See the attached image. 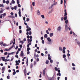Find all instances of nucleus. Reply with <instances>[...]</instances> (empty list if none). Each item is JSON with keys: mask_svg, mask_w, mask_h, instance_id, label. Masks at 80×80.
I'll use <instances>...</instances> for the list:
<instances>
[{"mask_svg": "<svg viewBox=\"0 0 80 80\" xmlns=\"http://www.w3.org/2000/svg\"><path fill=\"white\" fill-rule=\"evenodd\" d=\"M28 44L27 45V47H30V45H32V39H28L27 40Z\"/></svg>", "mask_w": 80, "mask_h": 80, "instance_id": "nucleus-1", "label": "nucleus"}, {"mask_svg": "<svg viewBox=\"0 0 80 80\" xmlns=\"http://www.w3.org/2000/svg\"><path fill=\"white\" fill-rule=\"evenodd\" d=\"M65 22L66 23L65 26V29L66 31H67V30H68V20H66Z\"/></svg>", "mask_w": 80, "mask_h": 80, "instance_id": "nucleus-2", "label": "nucleus"}, {"mask_svg": "<svg viewBox=\"0 0 80 80\" xmlns=\"http://www.w3.org/2000/svg\"><path fill=\"white\" fill-rule=\"evenodd\" d=\"M57 31L58 32H61L62 31V27L61 26L58 27L57 28Z\"/></svg>", "mask_w": 80, "mask_h": 80, "instance_id": "nucleus-3", "label": "nucleus"}, {"mask_svg": "<svg viewBox=\"0 0 80 80\" xmlns=\"http://www.w3.org/2000/svg\"><path fill=\"white\" fill-rule=\"evenodd\" d=\"M45 70H46V68H44L43 71V76H45Z\"/></svg>", "mask_w": 80, "mask_h": 80, "instance_id": "nucleus-4", "label": "nucleus"}, {"mask_svg": "<svg viewBox=\"0 0 80 80\" xmlns=\"http://www.w3.org/2000/svg\"><path fill=\"white\" fill-rule=\"evenodd\" d=\"M19 12H18V14L19 15V16L20 17H21V10L20 9H18Z\"/></svg>", "mask_w": 80, "mask_h": 80, "instance_id": "nucleus-5", "label": "nucleus"}, {"mask_svg": "<svg viewBox=\"0 0 80 80\" xmlns=\"http://www.w3.org/2000/svg\"><path fill=\"white\" fill-rule=\"evenodd\" d=\"M37 14L38 15H40L41 14V13H40V10H38L37 11Z\"/></svg>", "mask_w": 80, "mask_h": 80, "instance_id": "nucleus-6", "label": "nucleus"}, {"mask_svg": "<svg viewBox=\"0 0 80 80\" xmlns=\"http://www.w3.org/2000/svg\"><path fill=\"white\" fill-rule=\"evenodd\" d=\"M53 12V9H51V10L48 13L49 14H50V13H52Z\"/></svg>", "mask_w": 80, "mask_h": 80, "instance_id": "nucleus-7", "label": "nucleus"}, {"mask_svg": "<svg viewBox=\"0 0 80 80\" xmlns=\"http://www.w3.org/2000/svg\"><path fill=\"white\" fill-rule=\"evenodd\" d=\"M63 19H64V20H67V16H64Z\"/></svg>", "mask_w": 80, "mask_h": 80, "instance_id": "nucleus-8", "label": "nucleus"}, {"mask_svg": "<svg viewBox=\"0 0 80 80\" xmlns=\"http://www.w3.org/2000/svg\"><path fill=\"white\" fill-rule=\"evenodd\" d=\"M59 51H62L63 50V49L61 47H59Z\"/></svg>", "mask_w": 80, "mask_h": 80, "instance_id": "nucleus-9", "label": "nucleus"}, {"mask_svg": "<svg viewBox=\"0 0 80 80\" xmlns=\"http://www.w3.org/2000/svg\"><path fill=\"white\" fill-rule=\"evenodd\" d=\"M8 17H9V18H15V17L14 16H9Z\"/></svg>", "mask_w": 80, "mask_h": 80, "instance_id": "nucleus-10", "label": "nucleus"}, {"mask_svg": "<svg viewBox=\"0 0 80 80\" xmlns=\"http://www.w3.org/2000/svg\"><path fill=\"white\" fill-rule=\"evenodd\" d=\"M31 30V28H28L27 29L26 31L28 32V31H30Z\"/></svg>", "mask_w": 80, "mask_h": 80, "instance_id": "nucleus-11", "label": "nucleus"}, {"mask_svg": "<svg viewBox=\"0 0 80 80\" xmlns=\"http://www.w3.org/2000/svg\"><path fill=\"white\" fill-rule=\"evenodd\" d=\"M49 36L50 37H53V33H50L49 34Z\"/></svg>", "mask_w": 80, "mask_h": 80, "instance_id": "nucleus-12", "label": "nucleus"}, {"mask_svg": "<svg viewBox=\"0 0 80 80\" xmlns=\"http://www.w3.org/2000/svg\"><path fill=\"white\" fill-rule=\"evenodd\" d=\"M47 40H48V42H51V39H50V38H47Z\"/></svg>", "mask_w": 80, "mask_h": 80, "instance_id": "nucleus-13", "label": "nucleus"}, {"mask_svg": "<svg viewBox=\"0 0 80 80\" xmlns=\"http://www.w3.org/2000/svg\"><path fill=\"white\" fill-rule=\"evenodd\" d=\"M53 4H52L51 6L49 7V9H51L52 8V7H53Z\"/></svg>", "mask_w": 80, "mask_h": 80, "instance_id": "nucleus-14", "label": "nucleus"}, {"mask_svg": "<svg viewBox=\"0 0 80 80\" xmlns=\"http://www.w3.org/2000/svg\"><path fill=\"white\" fill-rule=\"evenodd\" d=\"M5 70V67L4 66L2 67V71H4Z\"/></svg>", "mask_w": 80, "mask_h": 80, "instance_id": "nucleus-15", "label": "nucleus"}, {"mask_svg": "<svg viewBox=\"0 0 80 80\" xmlns=\"http://www.w3.org/2000/svg\"><path fill=\"white\" fill-rule=\"evenodd\" d=\"M21 56H22V57H23V51H22L21 52Z\"/></svg>", "mask_w": 80, "mask_h": 80, "instance_id": "nucleus-16", "label": "nucleus"}, {"mask_svg": "<svg viewBox=\"0 0 80 80\" xmlns=\"http://www.w3.org/2000/svg\"><path fill=\"white\" fill-rule=\"evenodd\" d=\"M19 43H21V45H23V43L24 42H23V41H20L19 42Z\"/></svg>", "mask_w": 80, "mask_h": 80, "instance_id": "nucleus-17", "label": "nucleus"}, {"mask_svg": "<svg viewBox=\"0 0 80 80\" xmlns=\"http://www.w3.org/2000/svg\"><path fill=\"white\" fill-rule=\"evenodd\" d=\"M24 74H25V75H27V70L26 69H25L24 70Z\"/></svg>", "mask_w": 80, "mask_h": 80, "instance_id": "nucleus-18", "label": "nucleus"}, {"mask_svg": "<svg viewBox=\"0 0 80 80\" xmlns=\"http://www.w3.org/2000/svg\"><path fill=\"white\" fill-rule=\"evenodd\" d=\"M0 7H2V8H3V7H4V5H3V4H0Z\"/></svg>", "mask_w": 80, "mask_h": 80, "instance_id": "nucleus-19", "label": "nucleus"}, {"mask_svg": "<svg viewBox=\"0 0 80 80\" xmlns=\"http://www.w3.org/2000/svg\"><path fill=\"white\" fill-rule=\"evenodd\" d=\"M28 58H27V61H26V64L27 65V66H28Z\"/></svg>", "mask_w": 80, "mask_h": 80, "instance_id": "nucleus-20", "label": "nucleus"}, {"mask_svg": "<svg viewBox=\"0 0 80 80\" xmlns=\"http://www.w3.org/2000/svg\"><path fill=\"white\" fill-rule=\"evenodd\" d=\"M13 4H14V3H15V2L14 0H12V2H11Z\"/></svg>", "mask_w": 80, "mask_h": 80, "instance_id": "nucleus-21", "label": "nucleus"}, {"mask_svg": "<svg viewBox=\"0 0 80 80\" xmlns=\"http://www.w3.org/2000/svg\"><path fill=\"white\" fill-rule=\"evenodd\" d=\"M1 58H2V59L3 61H5V57H2Z\"/></svg>", "mask_w": 80, "mask_h": 80, "instance_id": "nucleus-22", "label": "nucleus"}, {"mask_svg": "<svg viewBox=\"0 0 80 80\" xmlns=\"http://www.w3.org/2000/svg\"><path fill=\"white\" fill-rule=\"evenodd\" d=\"M44 38H47L48 35L47 34H45L44 36Z\"/></svg>", "mask_w": 80, "mask_h": 80, "instance_id": "nucleus-23", "label": "nucleus"}, {"mask_svg": "<svg viewBox=\"0 0 80 80\" xmlns=\"http://www.w3.org/2000/svg\"><path fill=\"white\" fill-rule=\"evenodd\" d=\"M57 75H58V76H61V73H60V72H59L58 73Z\"/></svg>", "mask_w": 80, "mask_h": 80, "instance_id": "nucleus-24", "label": "nucleus"}, {"mask_svg": "<svg viewBox=\"0 0 80 80\" xmlns=\"http://www.w3.org/2000/svg\"><path fill=\"white\" fill-rule=\"evenodd\" d=\"M77 44H78V45L80 47V42H79V41H77Z\"/></svg>", "mask_w": 80, "mask_h": 80, "instance_id": "nucleus-25", "label": "nucleus"}, {"mask_svg": "<svg viewBox=\"0 0 80 80\" xmlns=\"http://www.w3.org/2000/svg\"><path fill=\"white\" fill-rule=\"evenodd\" d=\"M49 61H48V60H47L46 62V64H48V63Z\"/></svg>", "mask_w": 80, "mask_h": 80, "instance_id": "nucleus-26", "label": "nucleus"}, {"mask_svg": "<svg viewBox=\"0 0 80 80\" xmlns=\"http://www.w3.org/2000/svg\"><path fill=\"white\" fill-rule=\"evenodd\" d=\"M7 78L8 79H10V76L9 75L7 77Z\"/></svg>", "mask_w": 80, "mask_h": 80, "instance_id": "nucleus-27", "label": "nucleus"}, {"mask_svg": "<svg viewBox=\"0 0 80 80\" xmlns=\"http://www.w3.org/2000/svg\"><path fill=\"white\" fill-rule=\"evenodd\" d=\"M41 17L42 18H45V16H44V15H41Z\"/></svg>", "mask_w": 80, "mask_h": 80, "instance_id": "nucleus-28", "label": "nucleus"}, {"mask_svg": "<svg viewBox=\"0 0 80 80\" xmlns=\"http://www.w3.org/2000/svg\"><path fill=\"white\" fill-rule=\"evenodd\" d=\"M17 6H15L14 7V9L15 10H17Z\"/></svg>", "mask_w": 80, "mask_h": 80, "instance_id": "nucleus-29", "label": "nucleus"}, {"mask_svg": "<svg viewBox=\"0 0 80 80\" xmlns=\"http://www.w3.org/2000/svg\"><path fill=\"white\" fill-rule=\"evenodd\" d=\"M2 15H3V17H5L6 16V13H4L3 14H2Z\"/></svg>", "mask_w": 80, "mask_h": 80, "instance_id": "nucleus-30", "label": "nucleus"}, {"mask_svg": "<svg viewBox=\"0 0 80 80\" xmlns=\"http://www.w3.org/2000/svg\"><path fill=\"white\" fill-rule=\"evenodd\" d=\"M27 51H29V50H30V48L29 47H28L27 48Z\"/></svg>", "mask_w": 80, "mask_h": 80, "instance_id": "nucleus-31", "label": "nucleus"}, {"mask_svg": "<svg viewBox=\"0 0 80 80\" xmlns=\"http://www.w3.org/2000/svg\"><path fill=\"white\" fill-rule=\"evenodd\" d=\"M63 57L64 58H65L66 57V55L65 54H63Z\"/></svg>", "mask_w": 80, "mask_h": 80, "instance_id": "nucleus-32", "label": "nucleus"}, {"mask_svg": "<svg viewBox=\"0 0 80 80\" xmlns=\"http://www.w3.org/2000/svg\"><path fill=\"white\" fill-rule=\"evenodd\" d=\"M42 44H44L45 43V41L43 40H42Z\"/></svg>", "mask_w": 80, "mask_h": 80, "instance_id": "nucleus-33", "label": "nucleus"}, {"mask_svg": "<svg viewBox=\"0 0 80 80\" xmlns=\"http://www.w3.org/2000/svg\"><path fill=\"white\" fill-rule=\"evenodd\" d=\"M19 3H20V0H17V4H19Z\"/></svg>", "mask_w": 80, "mask_h": 80, "instance_id": "nucleus-34", "label": "nucleus"}, {"mask_svg": "<svg viewBox=\"0 0 80 80\" xmlns=\"http://www.w3.org/2000/svg\"><path fill=\"white\" fill-rule=\"evenodd\" d=\"M54 69L56 71H57L58 70V68L57 67H55Z\"/></svg>", "mask_w": 80, "mask_h": 80, "instance_id": "nucleus-35", "label": "nucleus"}, {"mask_svg": "<svg viewBox=\"0 0 80 80\" xmlns=\"http://www.w3.org/2000/svg\"><path fill=\"white\" fill-rule=\"evenodd\" d=\"M67 12H65L64 16H67Z\"/></svg>", "mask_w": 80, "mask_h": 80, "instance_id": "nucleus-36", "label": "nucleus"}, {"mask_svg": "<svg viewBox=\"0 0 80 80\" xmlns=\"http://www.w3.org/2000/svg\"><path fill=\"white\" fill-rule=\"evenodd\" d=\"M46 33L48 34H49V32H48V30H46Z\"/></svg>", "mask_w": 80, "mask_h": 80, "instance_id": "nucleus-37", "label": "nucleus"}, {"mask_svg": "<svg viewBox=\"0 0 80 80\" xmlns=\"http://www.w3.org/2000/svg\"><path fill=\"white\" fill-rule=\"evenodd\" d=\"M6 3L7 4V5L8 4V3H9V1L8 0L6 1Z\"/></svg>", "mask_w": 80, "mask_h": 80, "instance_id": "nucleus-38", "label": "nucleus"}, {"mask_svg": "<svg viewBox=\"0 0 80 80\" xmlns=\"http://www.w3.org/2000/svg\"><path fill=\"white\" fill-rule=\"evenodd\" d=\"M67 3V0H64V5H65V4Z\"/></svg>", "mask_w": 80, "mask_h": 80, "instance_id": "nucleus-39", "label": "nucleus"}, {"mask_svg": "<svg viewBox=\"0 0 80 80\" xmlns=\"http://www.w3.org/2000/svg\"><path fill=\"white\" fill-rule=\"evenodd\" d=\"M57 4V2H55L53 4V5H56Z\"/></svg>", "mask_w": 80, "mask_h": 80, "instance_id": "nucleus-40", "label": "nucleus"}, {"mask_svg": "<svg viewBox=\"0 0 80 80\" xmlns=\"http://www.w3.org/2000/svg\"><path fill=\"white\" fill-rule=\"evenodd\" d=\"M33 68V64H31V68Z\"/></svg>", "mask_w": 80, "mask_h": 80, "instance_id": "nucleus-41", "label": "nucleus"}, {"mask_svg": "<svg viewBox=\"0 0 80 80\" xmlns=\"http://www.w3.org/2000/svg\"><path fill=\"white\" fill-rule=\"evenodd\" d=\"M29 35H32V32H31V31H30L29 32Z\"/></svg>", "mask_w": 80, "mask_h": 80, "instance_id": "nucleus-42", "label": "nucleus"}, {"mask_svg": "<svg viewBox=\"0 0 80 80\" xmlns=\"http://www.w3.org/2000/svg\"><path fill=\"white\" fill-rule=\"evenodd\" d=\"M32 4L33 6H35V2H32Z\"/></svg>", "mask_w": 80, "mask_h": 80, "instance_id": "nucleus-43", "label": "nucleus"}, {"mask_svg": "<svg viewBox=\"0 0 80 80\" xmlns=\"http://www.w3.org/2000/svg\"><path fill=\"white\" fill-rule=\"evenodd\" d=\"M6 3V1H5V0H3V3Z\"/></svg>", "mask_w": 80, "mask_h": 80, "instance_id": "nucleus-44", "label": "nucleus"}, {"mask_svg": "<svg viewBox=\"0 0 80 80\" xmlns=\"http://www.w3.org/2000/svg\"><path fill=\"white\" fill-rule=\"evenodd\" d=\"M18 4V7H21V5L20 4Z\"/></svg>", "mask_w": 80, "mask_h": 80, "instance_id": "nucleus-45", "label": "nucleus"}, {"mask_svg": "<svg viewBox=\"0 0 80 80\" xmlns=\"http://www.w3.org/2000/svg\"><path fill=\"white\" fill-rule=\"evenodd\" d=\"M3 45L4 47H6V46H7V44H6L4 43Z\"/></svg>", "mask_w": 80, "mask_h": 80, "instance_id": "nucleus-46", "label": "nucleus"}, {"mask_svg": "<svg viewBox=\"0 0 80 80\" xmlns=\"http://www.w3.org/2000/svg\"><path fill=\"white\" fill-rule=\"evenodd\" d=\"M14 53H15V52H11V53H10V54H11V55H13V54H14Z\"/></svg>", "mask_w": 80, "mask_h": 80, "instance_id": "nucleus-47", "label": "nucleus"}, {"mask_svg": "<svg viewBox=\"0 0 80 80\" xmlns=\"http://www.w3.org/2000/svg\"><path fill=\"white\" fill-rule=\"evenodd\" d=\"M62 53H65V50H63L62 51Z\"/></svg>", "mask_w": 80, "mask_h": 80, "instance_id": "nucleus-48", "label": "nucleus"}, {"mask_svg": "<svg viewBox=\"0 0 80 80\" xmlns=\"http://www.w3.org/2000/svg\"><path fill=\"white\" fill-rule=\"evenodd\" d=\"M63 3V0H61V4H62Z\"/></svg>", "mask_w": 80, "mask_h": 80, "instance_id": "nucleus-49", "label": "nucleus"}, {"mask_svg": "<svg viewBox=\"0 0 80 80\" xmlns=\"http://www.w3.org/2000/svg\"><path fill=\"white\" fill-rule=\"evenodd\" d=\"M13 75H15L16 74V72H13Z\"/></svg>", "mask_w": 80, "mask_h": 80, "instance_id": "nucleus-50", "label": "nucleus"}, {"mask_svg": "<svg viewBox=\"0 0 80 80\" xmlns=\"http://www.w3.org/2000/svg\"><path fill=\"white\" fill-rule=\"evenodd\" d=\"M72 65L73 66V67H75V64H74L73 63L72 64Z\"/></svg>", "mask_w": 80, "mask_h": 80, "instance_id": "nucleus-51", "label": "nucleus"}, {"mask_svg": "<svg viewBox=\"0 0 80 80\" xmlns=\"http://www.w3.org/2000/svg\"><path fill=\"white\" fill-rule=\"evenodd\" d=\"M13 47H14V45H12L11 48H10V49H12V48H13Z\"/></svg>", "mask_w": 80, "mask_h": 80, "instance_id": "nucleus-52", "label": "nucleus"}, {"mask_svg": "<svg viewBox=\"0 0 80 80\" xmlns=\"http://www.w3.org/2000/svg\"><path fill=\"white\" fill-rule=\"evenodd\" d=\"M15 57H16L17 58H18V55H16Z\"/></svg>", "mask_w": 80, "mask_h": 80, "instance_id": "nucleus-53", "label": "nucleus"}, {"mask_svg": "<svg viewBox=\"0 0 80 80\" xmlns=\"http://www.w3.org/2000/svg\"><path fill=\"white\" fill-rule=\"evenodd\" d=\"M70 54L69 53H68L67 54L68 57H70Z\"/></svg>", "mask_w": 80, "mask_h": 80, "instance_id": "nucleus-54", "label": "nucleus"}, {"mask_svg": "<svg viewBox=\"0 0 80 80\" xmlns=\"http://www.w3.org/2000/svg\"><path fill=\"white\" fill-rule=\"evenodd\" d=\"M2 17H3V16L1 14L0 16V18H2Z\"/></svg>", "mask_w": 80, "mask_h": 80, "instance_id": "nucleus-55", "label": "nucleus"}, {"mask_svg": "<svg viewBox=\"0 0 80 80\" xmlns=\"http://www.w3.org/2000/svg\"><path fill=\"white\" fill-rule=\"evenodd\" d=\"M29 18H27L26 20L27 22H28V21H29Z\"/></svg>", "mask_w": 80, "mask_h": 80, "instance_id": "nucleus-56", "label": "nucleus"}, {"mask_svg": "<svg viewBox=\"0 0 80 80\" xmlns=\"http://www.w3.org/2000/svg\"><path fill=\"white\" fill-rule=\"evenodd\" d=\"M5 50H6V51H10V49L9 48L8 49H5Z\"/></svg>", "mask_w": 80, "mask_h": 80, "instance_id": "nucleus-57", "label": "nucleus"}, {"mask_svg": "<svg viewBox=\"0 0 80 80\" xmlns=\"http://www.w3.org/2000/svg\"><path fill=\"white\" fill-rule=\"evenodd\" d=\"M19 65V63H17L15 64L16 66H17V65Z\"/></svg>", "mask_w": 80, "mask_h": 80, "instance_id": "nucleus-58", "label": "nucleus"}, {"mask_svg": "<svg viewBox=\"0 0 80 80\" xmlns=\"http://www.w3.org/2000/svg\"><path fill=\"white\" fill-rule=\"evenodd\" d=\"M19 29H22V26H20L19 27Z\"/></svg>", "mask_w": 80, "mask_h": 80, "instance_id": "nucleus-59", "label": "nucleus"}, {"mask_svg": "<svg viewBox=\"0 0 80 80\" xmlns=\"http://www.w3.org/2000/svg\"><path fill=\"white\" fill-rule=\"evenodd\" d=\"M45 23L47 24V25H48V22L47 21H45Z\"/></svg>", "mask_w": 80, "mask_h": 80, "instance_id": "nucleus-60", "label": "nucleus"}, {"mask_svg": "<svg viewBox=\"0 0 80 80\" xmlns=\"http://www.w3.org/2000/svg\"><path fill=\"white\" fill-rule=\"evenodd\" d=\"M7 53H8V52H6L4 53V55H7Z\"/></svg>", "mask_w": 80, "mask_h": 80, "instance_id": "nucleus-61", "label": "nucleus"}, {"mask_svg": "<svg viewBox=\"0 0 80 80\" xmlns=\"http://www.w3.org/2000/svg\"><path fill=\"white\" fill-rule=\"evenodd\" d=\"M27 38L28 39H29V38H30V36L29 35H28L27 36Z\"/></svg>", "mask_w": 80, "mask_h": 80, "instance_id": "nucleus-62", "label": "nucleus"}, {"mask_svg": "<svg viewBox=\"0 0 80 80\" xmlns=\"http://www.w3.org/2000/svg\"><path fill=\"white\" fill-rule=\"evenodd\" d=\"M37 62H38L39 61V58H37Z\"/></svg>", "mask_w": 80, "mask_h": 80, "instance_id": "nucleus-63", "label": "nucleus"}, {"mask_svg": "<svg viewBox=\"0 0 80 80\" xmlns=\"http://www.w3.org/2000/svg\"><path fill=\"white\" fill-rule=\"evenodd\" d=\"M19 33H22V30H19Z\"/></svg>", "mask_w": 80, "mask_h": 80, "instance_id": "nucleus-64", "label": "nucleus"}]
</instances>
